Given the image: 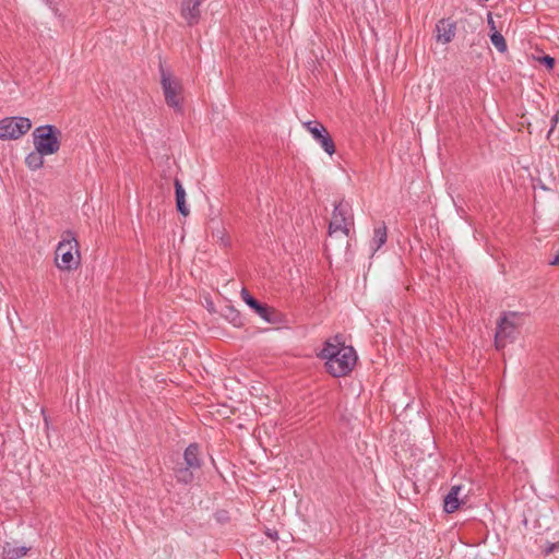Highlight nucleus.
Masks as SVG:
<instances>
[{
  "label": "nucleus",
  "mask_w": 559,
  "mask_h": 559,
  "mask_svg": "<svg viewBox=\"0 0 559 559\" xmlns=\"http://www.w3.org/2000/svg\"><path fill=\"white\" fill-rule=\"evenodd\" d=\"M319 356L324 360L326 372L333 377L349 374L358 360L354 347L346 345L337 337L325 342Z\"/></svg>",
  "instance_id": "1"
},
{
  "label": "nucleus",
  "mask_w": 559,
  "mask_h": 559,
  "mask_svg": "<svg viewBox=\"0 0 559 559\" xmlns=\"http://www.w3.org/2000/svg\"><path fill=\"white\" fill-rule=\"evenodd\" d=\"M55 263L61 271H73L81 264L79 242L72 233L68 231L58 243L55 252Z\"/></svg>",
  "instance_id": "2"
},
{
  "label": "nucleus",
  "mask_w": 559,
  "mask_h": 559,
  "mask_svg": "<svg viewBox=\"0 0 559 559\" xmlns=\"http://www.w3.org/2000/svg\"><path fill=\"white\" fill-rule=\"evenodd\" d=\"M525 314L518 311L504 312L497 323L495 344L498 349L506 346L507 340H514L516 331L524 324Z\"/></svg>",
  "instance_id": "3"
},
{
  "label": "nucleus",
  "mask_w": 559,
  "mask_h": 559,
  "mask_svg": "<svg viewBox=\"0 0 559 559\" xmlns=\"http://www.w3.org/2000/svg\"><path fill=\"white\" fill-rule=\"evenodd\" d=\"M33 144L35 150L46 155H53L60 148V131L50 124L37 127L33 131Z\"/></svg>",
  "instance_id": "4"
},
{
  "label": "nucleus",
  "mask_w": 559,
  "mask_h": 559,
  "mask_svg": "<svg viewBox=\"0 0 559 559\" xmlns=\"http://www.w3.org/2000/svg\"><path fill=\"white\" fill-rule=\"evenodd\" d=\"M353 225V213L348 204L340 202L332 214L329 234L330 236L342 235L347 237Z\"/></svg>",
  "instance_id": "5"
},
{
  "label": "nucleus",
  "mask_w": 559,
  "mask_h": 559,
  "mask_svg": "<svg viewBox=\"0 0 559 559\" xmlns=\"http://www.w3.org/2000/svg\"><path fill=\"white\" fill-rule=\"evenodd\" d=\"M32 129V122L25 117H8L0 120V140H17Z\"/></svg>",
  "instance_id": "6"
},
{
  "label": "nucleus",
  "mask_w": 559,
  "mask_h": 559,
  "mask_svg": "<svg viewBox=\"0 0 559 559\" xmlns=\"http://www.w3.org/2000/svg\"><path fill=\"white\" fill-rule=\"evenodd\" d=\"M160 83L167 105L178 110L181 109L183 98L180 81L176 79L170 72L163 70Z\"/></svg>",
  "instance_id": "7"
},
{
  "label": "nucleus",
  "mask_w": 559,
  "mask_h": 559,
  "mask_svg": "<svg viewBox=\"0 0 559 559\" xmlns=\"http://www.w3.org/2000/svg\"><path fill=\"white\" fill-rule=\"evenodd\" d=\"M302 124L312 135V138L319 142L324 152H326L329 155H333L335 153L334 142L329 135L326 128L322 123L318 121H308L304 122Z\"/></svg>",
  "instance_id": "8"
},
{
  "label": "nucleus",
  "mask_w": 559,
  "mask_h": 559,
  "mask_svg": "<svg viewBox=\"0 0 559 559\" xmlns=\"http://www.w3.org/2000/svg\"><path fill=\"white\" fill-rule=\"evenodd\" d=\"M468 497V490L463 485H454L451 487L443 500V510L447 513H453L461 504L465 503Z\"/></svg>",
  "instance_id": "9"
},
{
  "label": "nucleus",
  "mask_w": 559,
  "mask_h": 559,
  "mask_svg": "<svg viewBox=\"0 0 559 559\" xmlns=\"http://www.w3.org/2000/svg\"><path fill=\"white\" fill-rule=\"evenodd\" d=\"M204 0H182L181 15L189 23L194 24L200 17V5Z\"/></svg>",
  "instance_id": "10"
},
{
  "label": "nucleus",
  "mask_w": 559,
  "mask_h": 559,
  "mask_svg": "<svg viewBox=\"0 0 559 559\" xmlns=\"http://www.w3.org/2000/svg\"><path fill=\"white\" fill-rule=\"evenodd\" d=\"M386 226L384 223H379L373 228V235L369 242L368 252L373 255L386 241Z\"/></svg>",
  "instance_id": "11"
},
{
  "label": "nucleus",
  "mask_w": 559,
  "mask_h": 559,
  "mask_svg": "<svg viewBox=\"0 0 559 559\" xmlns=\"http://www.w3.org/2000/svg\"><path fill=\"white\" fill-rule=\"evenodd\" d=\"M437 40L442 44L450 43L455 34V24L450 20H441L436 25Z\"/></svg>",
  "instance_id": "12"
},
{
  "label": "nucleus",
  "mask_w": 559,
  "mask_h": 559,
  "mask_svg": "<svg viewBox=\"0 0 559 559\" xmlns=\"http://www.w3.org/2000/svg\"><path fill=\"white\" fill-rule=\"evenodd\" d=\"M175 193L178 212L183 216H188L190 214V210L187 205V193L178 179L175 180Z\"/></svg>",
  "instance_id": "13"
},
{
  "label": "nucleus",
  "mask_w": 559,
  "mask_h": 559,
  "mask_svg": "<svg viewBox=\"0 0 559 559\" xmlns=\"http://www.w3.org/2000/svg\"><path fill=\"white\" fill-rule=\"evenodd\" d=\"M183 460L186 463V466L191 467L193 469H198L201 467V459H200V450L197 444H190L185 453H183Z\"/></svg>",
  "instance_id": "14"
},
{
  "label": "nucleus",
  "mask_w": 559,
  "mask_h": 559,
  "mask_svg": "<svg viewBox=\"0 0 559 559\" xmlns=\"http://www.w3.org/2000/svg\"><path fill=\"white\" fill-rule=\"evenodd\" d=\"M47 156L44 153H40L39 151L35 150L27 154L25 157V165L28 169L35 171L44 167L45 160L44 157Z\"/></svg>",
  "instance_id": "15"
},
{
  "label": "nucleus",
  "mask_w": 559,
  "mask_h": 559,
  "mask_svg": "<svg viewBox=\"0 0 559 559\" xmlns=\"http://www.w3.org/2000/svg\"><path fill=\"white\" fill-rule=\"evenodd\" d=\"M27 549L11 544H7L3 548V559H19L26 555Z\"/></svg>",
  "instance_id": "16"
},
{
  "label": "nucleus",
  "mask_w": 559,
  "mask_h": 559,
  "mask_svg": "<svg viewBox=\"0 0 559 559\" xmlns=\"http://www.w3.org/2000/svg\"><path fill=\"white\" fill-rule=\"evenodd\" d=\"M254 311L266 322L274 323L276 321V312L274 309L259 304Z\"/></svg>",
  "instance_id": "17"
},
{
  "label": "nucleus",
  "mask_w": 559,
  "mask_h": 559,
  "mask_svg": "<svg viewBox=\"0 0 559 559\" xmlns=\"http://www.w3.org/2000/svg\"><path fill=\"white\" fill-rule=\"evenodd\" d=\"M193 468L185 466V467H178L175 471V476L178 481L183 484H189L193 480Z\"/></svg>",
  "instance_id": "18"
},
{
  "label": "nucleus",
  "mask_w": 559,
  "mask_h": 559,
  "mask_svg": "<svg viewBox=\"0 0 559 559\" xmlns=\"http://www.w3.org/2000/svg\"><path fill=\"white\" fill-rule=\"evenodd\" d=\"M490 39H491L492 45L500 52H504L507 50L506 39L498 31H495L493 33L490 34Z\"/></svg>",
  "instance_id": "19"
},
{
  "label": "nucleus",
  "mask_w": 559,
  "mask_h": 559,
  "mask_svg": "<svg viewBox=\"0 0 559 559\" xmlns=\"http://www.w3.org/2000/svg\"><path fill=\"white\" fill-rule=\"evenodd\" d=\"M241 298L242 300L250 307L252 308L253 310L258 307V305L260 302H258L250 294L247 289H242L241 290Z\"/></svg>",
  "instance_id": "20"
},
{
  "label": "nucleus",
  "mask_w": 559,
  "mask_h": 559,
  "mask_svg": "<svg viewBox=\"0 0 559 559\" xmlns=\"http://www.w3.org/2000/svg\"><path fill=\"white\" fill-rule=\"evenodd\" d=\"M540 61L549 69H551L555 64V60L554 58L549 57V56H545L540 59Z\"/></svg>",
  "instance_id": "21"
},
{
  "label": "nucleus",
  "mask_w": 559,
  "mask_h": 559,
  "mask_svg": "<svg viewBox=\"0 0 559 559\" xmlns=\"http://www.w3.org/2000/svg\"><path fill=\"white\" fill-rule=\"evenodd\" d=\"M487 21H488V25L490 27L491 33H493L495 31H498L491 13H488Z\"/></svg>",
  "instance_id": "22"
},
{
  "label": "nucleus",
  "mask_w": 559,
  "mask_h": 559,
  "mask_svg": "<svg viewBox=\"0 0 559 559\" xmlns=\"http://www.w3.org/2000/svg\"><path fill=\"white\" fill-rule=\"evenodd\" d=\"M231 313L234 314V317H233V319H231L233 324H234L235 326H239V325H241V324H242V322H241V319H240L239 314H238V313H234V312H231Z\"/></svg>",
  "instance_id": "23"
},
{
  "label": "nucleus",
  "mask_w": 559,
  "mask_h": 559,
  "mask_svg": "<svg viewBox=\"0 0 559 559\" xmlns=\"http://www.w3.org/2000/svg\"><path fill=\"white\" fill-rule=\"evenodd\" d=\"M551 265H559V250L555 253L554 259L550 261Z\"/></svg>",
  "instance_id": "24"
},
{
  "label": "nucleus",
  "mask_w": 559,
  "mask_h": 559,
  "mask_svg": "<svg viewBox=\"0 0 559 559\" xmlns=\"http://www.w3.org/2000/svg\"><path fill=\"white\" fill-rule=\"evenodd\" d=\"M554 548H555V545H554V546H551V547H550V549H549L547 552L552 551V550H554Z\"/></svg>",
  "instance_id": "25"
}]
</instances>
